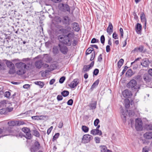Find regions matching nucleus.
Wrapping results in <instances>:
<instances>
[{
	"mask_svg": "<svg viewBox=\"0 0 152 152\" xmlns=\"http://www.w3.org/2000/svg\"><path fill=\"white\" fill-rule=\"evenodd\" d=\"M73 101L72 99H69L67 102V103L68 105H72L73 103Z\"/></svg>",
	"mask_w": 152,
	"mask_h": 152,
	"instance_id": "3c124183",
	"label": "nucleus"
},
{
	"mask_svg": "<svg viewBox=\"0 0 152 152\" xmlns=\"http://www.w3.org/2000/svg\"><path fill=\"white\" fill-rule=\"evenodd\" d=\"M52 52L54 55L58 54L59 53L58 48L57 46H54L52 49Z\"/></svg>",
	"mask_w": 152,
	"mask_h": 152,
	"instance_id": "6ab92c4d",
	"label": "nucleus"
},
{
	"mask_svg": "<svg viewBox=\"0 0 152 152\" xmlns=\"http://www.w3.org/2000/svg\"><path fill=\"white\" fill-rule=\"evenodd\" d=\"M65 80V77L63 76L61 77L59 79V82L61 83H62Z\"/></svg>",
	"mask_w": 152,
	"mask_h": 152,
	"instance_id": "8fccbe9b",
	"label": "nucleus"
},
{
	"mask_svg": "<svg viewBox=\"0 0 152 152\" xmlns=\"http://www.w3.org/2000/svg\"><path fill=\"white\" fill-rule=\"evenodd\" d=\"M79 83V80L77 78L75 79L69 84V86L71 88H75Z\"/></svg>",
	"mask_w": 152,
	"mask_h": 152,
	"instance_id": "6e6552de",
	"label": "nucleus"
},
{
	"mask_svg": "<svg viewBox=\"0 0 152 152\" xmlns=\"http://www.w3.org/2000/svg\"><path fill=\"white\" fill-rule=\"evenodd\" d=\"M142 121L141 119L138 118L136 119L135 128L137 131H140L142 130Z\"/></svg>",
	"mask_w": 152,
	"mask_h": 152,
	"instance_id": "423d86ee",
	"label": "nucleus"
},
{
	"mask_svg": "<svg viewBox=\"0 0 152 152\" xmlns=\"http://www.w3.org/2000/svg\"><path fill=\"white\" fill-rule=\"evenodd\" d=\"M67 28V29H65L64 34H66L67 33L68 34L69 32H72L70 31V30L71 29V28L70 27H68Z\"/></svg>",
	"mask_w": 152,
	"mask_h": 152,
	"instance_id": "ea45409f",
	"label": "nucleus"
},
{
	"mask_svg": "<svg viewBox=\"0 0 152 152\" xmlns=\"http://www.w3.org/2000/svg\"><path fill=\"white\" fill-rule=\"evenodd\" d=\"M32 134L34 136L37 137H39L40 136V134L39 132L37 130V129H34L31 131Z\"/></svg>",
	"mask_w": 152,
	"mask_h": 152,
	"instance_id": "393cba45",
	"label": "nucleus"
},
{
	"mask_svg": "<svg viewBox=\"0 0 152 152\" xmlns=\"http://www.w3.org/2000/svg\"><path fill=\"white\" fill-rule=\"evenodd\" d=\"M58 7L59 10L65 12L67 11L69 13L70 12V7L67 4L60 3L59 4Z\"/></svg>",
	"mask_w": 152,
	"mask_h": 152,
	"instance_id": "39448f33",
	"label": "nucleus"
},
{
	"mask_svg": "<svg viewBox=\"0 0 152 152\" xmlns=\"http://www.w3.org/2000/svg\"><path fill=\"white\" fill-rule=\"evenodd\" d=\"M140 18L142 22L144 23V28H146L147 20L145 17V15L143 12H142L140 15Z\"/></svg>",
	"mask_w": 152,
	"mask_h": 152,
	"instance_id": "ddd939ff",
	"label": "nucleus"
},
{
	"mask_svg": "<svg viewBox=\"0 0 152 152\" xmlns=\"http://www.w3.org/2000/svg\"><path fill=\"white\" fill-rule=\"evenodd\" d=\"M10 131L11 132H10L11 133H12V132H15V133H12L11 134L12 135L15 136H17L18 135V132L17 131H16L15 130H11Z\"/></svg>",
	"mask_w": 152,
	"mask_h": 152,
	"instance_id": "a18cd8bd",
	"label": "nucleus"
},
{
	"mask_svg": "<svg viewBox=\"0 0 152 152\" xmlns=\"http://www.w3.org/2000/svg\"><path fill=\"white\" fill-rule=\"evenodd\" d=\"M91 68L89 67L88 65H85L83 66L82 72L85 73L88 71Z\"/></svg>",
	"mask_w": 152,
	"mask_h": 152,
	"instance_id": "cd10ccee",
	"label": "nucleus"
},
{
	"mask_svg": "<svg viewBox=\"0 0 152 152\" xmlns=\"http://www.w3.org/2000/svg\"><path fill=\"white\" fill-rule=\"evenodd\" d=\"M63 97L61 95H58L57 97V99L58 101H61L62 100Z\"/></svg>",
	"mask_w": 152,
	"mask_h": 152,
	"instance_id": "e2e57ef3",
	"label": "nucleus"
},
{
	"mask_svg": "<svg viewBox=\"0 0 152 152\" xmlns=\"http://www.w3.org/2000/svg\"><path fill=\"white\" fill-rule=\"evenodd\" d=\"M26 137L28 139H30L32 138V135L30 133V132H28V133L26 134Z\"/></svg>",
	"mask_w": 152,
	"mask_h": 152,
	"instance_id": "4c0bfd02",
	"label": "nucleus"
},
{
	"mask_svg": "<svg viewBox=\"0 0 152 152\" xmlns=\"http://www.w3.org/2000/svg\"><path fill=\"white\" fill-rule=\"evenodd\" d=\"M149 148L147 146H145L142 149V152H148Z\"/></svg>",
	"mask_w": 152,
	"mask_h": 152,
	"instance_id": "5fc2aeb1",
	"label": "nucleus"
},
{
	"mask_svg": "<svg viewBox=\"0 0 152 152\" xmlns=\"http://www.w3.org/2000/svg\"><path fill=\"white\" fill-rule=\"evenodd\" d=\"M113 27L111 23H109V26L107 28V33L110 34L113 32Z\"/></svg>",
	"mask_w": 152,
	"mask_h": 152,
	"instance_id": "a211bd4d",
	"label": "nucleus"
},
{
	"mask_svg": "<svg viewBox=\"0 0 152 152\" xmlns=\"http://www.w3.org/2000/svg\"><path fill=\"white\" fill-rule=\"evenodd\" d=\"M99 72V70L97 69H95L93 72V74L95 75H97Z\"/></svg>",
	"mask_w": 152,
	"mask_h": 152,
	"instance_id": "bf43d9fd",
	"label": "nucleus"
},
{
	"mask_svg": "<svg viewBox=\"0 0 152 152\" xmlns=\"http://www.w3.org/2000/svg\"><path fill=\"white\" fill-rule=\"evenodd\" d=\"M71 19L67 16H64L62 20L63 23L65 26L69 25L70 23Z\"/></svg>",
	"mask_w": 152,
	"mask_h": 152,
	"instance_id": "9b49d317",
	"label": "nucleus"
},
{
	"mask_svg": "<svg viewBox=\"0 0 152 152\" xmlns=\"http://www.w3.org/2000/svg\"><path fill=\"white\" fill-rule=\"evenodd\" d=\"M22 130L26 134L28 133V132H30V129L27 127L23 128L22 129Z\"/></svg>",
	"mask_w": 152,
	"mask_h": 152,
	"instance_id": "79ce46f5",
	"label": "nucleus"
},
{
	"mask_svg": "<svg viewBox=\"0 0 152 152\" xmlns=\"http://www.w3.org/2000/svg\"><path fill=\"white\" fill-rule=\"evenodd\" d=\"M124 62V60L123 59H121L118 63V67L120 68L121 67V66L123 65Z\"/></svg>",
	"mask_w": 152,
	"mask_h": 152,
	"instance_id": "473e14b6",
	"label": "nucleus"
},
{
	"mask_svg": "<svg viewBox=\"0 0 152 152\" xmlns=\"http://www.w3.org/2000/svg\"><path fill=\"white\" fill-rule=\"evenodd\" d=\"M99 122V120L98 119H96L94 121V124L95 126H97Z\"/></svg>",
	"mask_w": 152,
	"mask_h": 152,
	"instance_id": "052dcab7",
	"label": "nucleus"
},
{
	"mask_svg": "<svg viewBox=\"0 0 152 152\" xmlns=\"http://www.w3.org/2000/svg\"><path fill=\"white\" fill-rule=\"evenodd\" d=\"M95 141L97 143H100V138L99 137H95Z\"/></svg>",
	"mask_w": 152,
	"mask_h": 152,
	"instance_id": "de8ad7c7",
	"label": "nucleus"
},
{
	"mask_svg": "<svg viewBox=\"0 0 152 152\" xmlns=\"http://www.w3.org/2000/svg\"><path fill=\"white\" fill-rule=\"evenodd\" d=\"M8 112V110L7 108H2L0 110V114H5Z\"/></svg>",
	"mask_w": 152,
	"mask_h": 152,
	"instance_id": "c756f323",
	"label": "nucleus"
},
{
	"mask_svg": "<svg viewBox=\"0 0 152 152\" xmlns=\"http://www.w3.org/2000/svg\"><path fill=\"white\" fill-rule=\"evenodd\" d=\"M10 69L9 73L10 74H13L15 72V66L11 68H9Z\"/></svg>",
	"mask_w": 152,
	"mask_h": 152,
	"instance_id": "bb28decb",
	"label": "nucleus"
},
{
	"mask_svg": "<svg viewBox=\"0 0 152 152\" xmlns=\"http://www.w3.org/2000/svg\"><path fill=\"white\" fill-rule=\"evenodd\" d=\"M134 73L131 69H129L126 73V75L128 77H130L132 76Z\"/></svg>",
	"mask_w": 152,
	"mask_h": 152,
	"instance_id": "4be33fe9",
	"label": "nucleus"
},
{
	"mask_svg": "<svg viewBox=\"0 0 152 152\" xmlns=\"http://www.w3.org/2000/svg\"><path fill=\"white\" fill-rule=\"evenodd\" d=\"M40 147V145L39 142L36 141L34 142V146L31 148V152H35L39 149Z\"/></svg>",
	"mask_w": 152,
	"mask_h": 152,
	"instance_id": "1a4fd4ad",
	"label": "nucleus"
},
{
	"mask_svg": "<svg viewBox=\"0 0 152 152\" xmlns=\"http://www.w3.org/2000/svg\"><path fill=\"white\" fill-rule=\"evenodd\" d=\"M125 106L126 108H129L130 107V102L129 100L128 99H124Z\"/></svg>",
	"mask_w": 152,
	"mask_h": 152,
	"instance_id": "5701e85b",
	"label": "nucleus"
},
{
	"mask_svg": "<svg viewBox=\"0 0 152 152\" xmlns=\"http://www.w3.org/2000/svg\"><path fill=\"white\" fill-rule=\"evenodd\" d=\"M30 65V63H27L26 64L22 62L16 63L15 65L16 67L19 69L16 72V74L19 75L24 74L26 72V69H29V66L28 65Z\"/></svg>",
	"mask_w": 152,
	"mask_h": 152,
	"instance_id": "f03ea898",
	"label": "nucleus"
},
{
	"mask_svg": "<svg viewBox=\"0 0 152 152\" xmlns=\"http://www.w3.org/2000/svg\"><path fill=\"white\" fill-rule=\"evenodd\" d=\"M100 41L101 43L104 44L105 42V37L104 35H102L101 36Z\"/></svg>",
	"mask_w": 152,
	"mask_h": 152,
	"instance_id": "c03bdc74",
	"label": "nucleus"
},
{
	"mask_svg": "<svg viewBox=\"0 0 152 152\" xmlns=\"http://www.w3.org/2000/svg\"><path fill=\"white\" fill-rule=\"evenodd\" d=\"M144 46L143 45H140L139 47H138V51L141 52H142L144 49Z\"/></svg>",
	"mask_w": 152,
	"mask_h": 152,
	"instance_id": "09e8293b",
	"label": "nucleus"
},
{
	"mask_svg": "<svg viewBox=\"0 0 152 152\" xmlns=\"http://www.w3.org/2000/svg\"><path fill=\"white\" fill-rule=\"evenodd\" d=\"M122 94L124 97L128 98L131 97L132 95V92L128 89L124 90L122 92Z\"/></svg>",
	"mask_w": 152,
	"mask_h": 152,
	"instance_id": "f8f14e48",
	"label": "nucleus"
},
{
	"mask_svg": "<svg viewBox=\"0 0 152 152\" xmlns=\"http://www.w3.org/2000/svg\"><path fill=\"white\" fill-rule=\"evenodd\" d=\"M92 50L90 49L89 48H88L86 51V55H88L91 53Z\"/></svg>",
	"mask_w": 152,
	"mask_h": 152,
	"instance_id": "0e129e2a",
	"label": "nucleus"
},
{
	"mask_svg": "<svg viewBox=\"0 0 152 152\" xmlns=\"http://www.w3.org/2000/svg\"><path fill=\"white\" fill-rule=\"evenodd\" d=\"M8 124L10 126H17V121H11L8 122Z\"/></svg>",
	"mask_w": 152,
	"mask_h": 152,
	"instance_id": "7c9ffc66",
	"label": "nucleus"
},
{
	"mask_svg": "<svg viewBox=\"0 0 152 152\" xmlns=\"http://www.w3.org/2000/svg\"><path fill=\"white\" fill-rule=\"evenodd\" d=\"M93 138V137L90 135L88 134H85L83 136L82 142L84 143H88L92 140Z\"/></svg>",
	"mask_w": 152,
	"mask_h": 152,
	"instance_id": "0eeeda50",
	"label": "nucleus"
},
{
	"mask_svg": "<svg viewBox=\"0 0 152 152\" xmlns=\"http://www.w3.org/2000/svg\"><path fill=\"white\" fill-rule=\"evenodd\" d=\"M143 78L144 80L146 82H150L151 79L149 78L148 75L147 74H145L143 77Z\"/></svg>",
	"mask_w": 152,
	"mask_h": 152,
	"instance_id": "b1692460",
	"label": "nucleus"
},
{
	"mask_svg": "<svg viewBox=\"0 0 152 152\" xmlns=\"http://www.w3.org/2000/svg\"><path fill=\"white\" fill-rule=\"evenodd\" d=\"M82 129L83 131L85 133L87 132L89 130V128L85 126H83Z\"/></svg>",
	"mask_w": 152,
	"mask_h": 152,
	"instance_id": "c9c22d12",
	"label": "nucleus"
},
{
	"mask_svg": "<svg viewBox=\"0 0 152 152\" xmlns=\"http://www.w3.org/2000/svg\"><path fill=\"white\" fill-rule=\"evenodd\" d=\"M24 124H25V123L23 121H17V125L20 126Z\"/></svg>",
	"mask_w": 152,
	"mask_h": 152,
	"instance_id": "603ef678",
	"label": "nucleus"
},
{
	"mask_svg": "<svg viewBox=\"0 0 152 152\" xmlns=\"http://www.w3.org/2000/svg\"><path fill=\"white\" fill-rule=\"evenodd\" d=\"M127 87L132 90L134 91H138V89L140 88L137 85L136 81L134 79L131 80L127 83Z\"/></svg>",
	"mask_w": 152,
	"mask_h": 152,
	"instance_id": "7ed1b4c3",
	"label": "nucleus"
},
{
	"mask_svg": "<svg viewBox=\"0 0 152 152\" xmlns=\"http://www.w3.org/2000/svg\"><path fill=\"white\" fill-rule=\"evenodd\" d=\"M97 102L96 101H94L93 103L90 104L89 105V107L92 110L95 109L96 107Z\"/></svg>",
	"mask_w": 152,
	"mask_h": 152,
	"instance_id": "a878e982",
	"label": "nucleus"
},
{
	"mask_svg": "<svg viewBox=\"0 0 152 152\" xmlns=\"http://www.w3.org/2000/svg\"><path fill=\"white\" fill-rule=\"evenodd\" d=\"M10 93L9 91H6L5 92L4 96L5 97L9 98L10 97Z\"/></svg>",
	"mask_w": 152,
	"mask_h": 152,
	"instance_id": "680f3d73",
	"label": "nucleus"
},
{
	"mask_svg": "<svg viewBox=\"0 0 152 152\" xmlns=\"http://www.w3.org/2000/svg\"><path fill=\"white\" fill-rule=\"evenodd\" d=\"M113 37L115 39H118V35L116 32H114L113 34Z\"/></svg>",
	"mask_w": 152,
	"mask_h": 152,
	"instance_id": "6e6d98bb",
	"label": "nucleus"
},
{
	"mask_svg": "<svg viewBox=\"0 0 152 152\" xmlns=\"http://www.w3.org/2000/svg\"><path fill=\"white\" fill-rule=\"evenodd\" d=\"M133 15L134 16V19L137 20L138 19V17L135 11L133 12Z\"/></svg>",
	"mask_w": 152,
	"mask_h": 152,
	"instance_id": "13d9d810",
	"label": "nucleus"
},
{
	"mask_svg": "<svg viewBox=\"0 0 152 152\" xmlns=\"http://www.w3.org/2000/svg\"><path fill=\"white\" fill-rule=\"evenodd\" d=\"M149 60L147 58H143L141 64L144 67H147L149 65Z\"/></svg>",
	"mask_w": 152,
	"mask_h": 152,
	"instance_id": "dca6fc26",
	"label": "nucleus"
},
{
	"mask_svg": "<svg viewBox=\"0 0 152 152\" xmlns=\"http://www.w3.org/2000/svg\"><path fill=\"white\" fill-rule=\"evenodd\" d=\"M58 46L60 48V51L61 53L64 55L66 54L68 51L67 47L65 46H61L60 44H58Z\"/></svg>",
	"mask_w": 152,
	"mask_h": 152,
	"instance_id": "9d476101",
	"label": "nucleus"
},
{
	"mask_svg": "<svg viewBox=\"0 0 152 152\" xmlns=\"http://www.w3.org/2000/svg\"><path fill=\"white\" fill-rule=\"evenodd\" d=\"M73 29L75 31L78 32L80 30V27L78 24L76 22H74L72 24Z\"/></svg>",
	"mask_w": 152,
	"mask_h": 152,
	"instance_id": "f3484780",
	"label": "nucleus"
},
{
	"mask_svg": "<svg viewBox=\"0 0 152 152\" xmlns=\"http://www.w3.org/2000/svg\"><path fill=\"white\" fill-rule=\"evenodd\" d=\"M99 80L97 79L93 83L91 88V90H93L97 86L99 83Z\"/></svg>",
	"mask_w": 152,
	"mask_h": 152,
	"instance_id": "412c9836",
	"label": "nucleus"
},
{
	"mask_svg": "<svg viewBox=\"0 0 152 152\" xmlns=\"http://www.w3.org/2000/svg\"><path fill=\"white\" fill-rule=\"evenodd\" d=\"M144 137L147 139H152V132H148L145 133L143 135Z\"/></svg>",
	"mask_w": 152,
	"mask_h": 152,
	"instance_id": "2eb2a0df",
	"label": "nucleus"
},
{
	"mask_svg": "<svg viewBox=\"0 0 152 152\" xmlns=\"http://www.w3.org/2000/svg\"><path fill=\"white\" fill-rule=\"evenodd\" d=\"M34 65L35 67L38 69H40L42 67L45 68L49 67V65L48 64L44 63L41 59L36 61Z\"/></svg>",
	"mask_w": 152,
	"mask_h": 152,
	"instance_id": "20e7f679",
	"label": "nucleus"
},
{
	"mask_svg": "<svg viewBox=\"0 0 152 152\" xmlns=\"http://www.w3.org/2000/svg\"><path fill=\"white\" fill-rule=\"evenodd\" d=\"M95 51L92 52L91 55V57L90 59L91 61H92L94 59L95 56Z\"/></svg>",
	"mask_w": 152,
	"mask_h": 152,
	"instance_id": "37998d69",
	"label": "nucleus"
},
{
	"mask_svg": "<svg viewBox=\"0 0 152 152\" xmlns=\"http://www.w3.org/2000/svg\"><path fill=\"white\" fill-rule=\"evenodd\" d=\"M126 114H125V113L123 111L121 114V117L122 119L124 121V122H125L126 121Z\"/></svg>",
	"mask_w": 152,
	"mask_h": 152,
	"instance_id": "2f4dec72",
	"label": "nucleus"
},
{
	"mask_svg": "<svg viewBox=\"0 0 152 152\" xmlns=\"http://www.w3.org/2000/svg\"><path fill=\"white\" fill-rule=\"evenodd\" d=\"M142 29V26L140 23H137L135 27V31L137 34H139V32Z\"/></svg>",
	"mask_w": 152,
	"mask_h": 152,
	"instance_id": "aec40b11",
	"label": "nucleus"
},
{
	"mask_svg": "<svg viewBox=\"0 0 152 152\" xmlns=\"http://www.w3.org/2000/svg\"><path fill=\"white\" fill-rule=\"evenodd\" d=\"M74 37V34L73 32H69L67 35H59L58 38L62 43L69 46L72 44V39Z\"/></svg>",
	"mask_w": 152,
	"mask_h": 152,
	"instance_id": "f257e3e1",
	"label": "nucleus"
},
{
	"mask_svg": "<svg viewBox=\"0 0 152 152\" xmlns=\"http://www.w3.org/2000/svg\"><path fill=\"white\" fill-rule=\"evenodd\" d=\"M32 110H29L25 113H21L20 115H22L23 114L25 115L26 116H29L30 114L31 113Z\"/></svg>",
	"mask_w": 152,
	"mask_h": 152,
	"instance_id": "a19ab883",
	"label": "nucleus"
},
{
	"mask_svg": "<svg viewBox=\"0 0 152 152\" xmlns=\"http://www.w3.org/2000/svg\"><path fill=\"white\" fill-rule=\"evenodd\" d=\"M53 127L52 126H51L49 128L47 131V133L48 135H49L50 133L52 130V129Z\"/></svg>",
	"mask_w": 152,
	"mask_h": 152,
	"instance_id": "69168bd1",
	"label": "nucleus"
},
{
	"mask_svg": "<svg viewBox=\"0 0 152 152\" xmlns=\"http://www.w3.org/2000/svg\"><path fill=\"white\" fill-rule=\"evenodd\" d=\"M128 68V67L126 66L124 67V68L121 72L122 75H123L125 73V71L127 70Z\"/></svg>",
	"mask_w": 152,
	"mask_h": 152,
	"instance_id": "338daca9",
	"label": "nucleus"
},
{
	"mask_svg": "<svg viewBox=\"0 0 152 152\" xmlns=\"http://www.w3.org/2000/svg\"><path fill=\"white\" fill-rule=\"evenodd\" d=\"M69 94V92L67 91L64 90L61 92V94L64 97H66L68 96Z\"/></svg>",
	"mask_w": 152,
	"mask_h": 152,
	"instance_id": "72a5a7b5",
	"label": "nucleus"
},
{
	"mask_svg": "<svg viewBox=\"0 0 152 152\" xmlns=\"http://www.w3.org/2000/svg\"><path fill=\"white\" fill-rule=\"evenodd\" d=\"M34 83L36 85H39V86L41 87V88H42L44 85V83L43 82L41 81H37L34 82Z\"/></svg>",
	"mask_w": 152,
	"mask_h": 152,
	"instance_id": "f704fd0d",
	"label": "nucleus"
},
{
	"mask_svg": "<svg viewBox=\"0 0 152 152\" xmlns=\"http://www.w3.org/2000/svg\"><path fill=\"white\" fill-rule=\"evenodd\" d=\"M101 149V152H106L107 150V147L104 146H101L100 147Z\"/></svg>",
	"mask_w": 152,
	"mask_h": 152,
	"instance_id": "58836bf2",
	"label": "nucleus"
},
{
	"mask_svg": "<svg viewBox=\"0 0 152 152\" xmlns=\"http://www.w3.org/2000/svg\"><path fill=\"white\" fill-rule=\"evenodd\" d=\"M146 128L148 130H152V124H150L147 125Z\"/></svg>",
	"mask_w": 152,
	"mask_h": 152,
	"instance_id": "49530a36",
	"label": "nucleus"
},
{
	"mask_svg": "<svg viewBox=\"0 0 152 152\" xmlns=\"http://www.w3.org/2000/svg\"><path fill=\"white\" fill-rule=\"evenodd\" d=\"M102 59V54H100L98 56V57L97 60L98 61L101 62Z\"/></svg>",
	"mask_w": 152,
	"mask_h": 152,
	"instance_id": "4d7b16f0",
	"label": "nucleus"
},
{
	"mask_svg": "<svg viewBox=\"0 0 152 152\" xmlns=\"http://www.w3.org/2000/svg\"><path fill=\"white\" fill-rule=\"evenodd\" d=\"M78 43V41L77 39H74L72 42V45L73 46H76Z\"/></svg>",
	"mask_w": 152,
	"mask_h": 152,
	"instance_id": "864d4df0",
	"label": "nucleus"
},
{
	"mask_svg": "<svg viewBox=\"0 0 152 152\" xmlns=\"http://www.w3.org/2000/svg\"><path fill=\"white\" fill-rule=\"evenodd\" d=\"M134 78L137 80H140L141 79V76L140 75H138L134 77Z\"/></svg>",
	"mask_w": 152,
	"mask_h": 152,
	"instance_id": "774afa93",
	"label": "nucleus"
},
{
	"mask_svg": "<svg viewBox=\"0 0 152 152\" xmlns=\"http://www.w3.org/2000/svg\"><path fill=\"white\" fill-rule=\"evenodd\" d=\"M59 136V133H56L55 135L53 136V139H52V141L53 142H54L55 140H56V139Z\"/></svg>",
	"mask_w": 152,
	"mask_h": 152,
	"instance_id": "e433bc0d",
	"label": "nucleus"
},
{
	"mask_svg": "<svg viewBox=\"0 0 152 152\" xmlns=\"http://www.w3.org/2000/svg\"><path fill=\"white\" fill-rule=\"evenodd\" d=\"M91 134L94 135H101L102 133L101 130L96 129H94L91 131Z\"/></svg>",
	"mask_w": 152,
	"mask_h": 152,
	"instance_id": "4468645a",
	"label": "nucleus"
},
{
	"mask_svg": "<svg viewBox=\"0 0 152 152\" xmlns=\"http://www.w3.org/2000/svg\"><path fill=\"white\" fill-rule=\"evenodd\" d=\"M6 63L7 66L9 67V68H11L14 66V65L13 63L7 60Z\"/></svg>",
	"mask_w": 152,
	"mask_h": 152,
	"instance_id": "c85d7f7f",
	"label": "nucleus"
}]
</instances>
